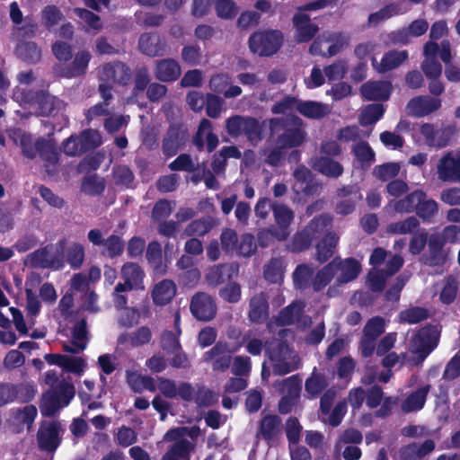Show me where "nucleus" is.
Returning a JSON list of instances; mask_svg holds the SVG:
<instances>
[{"instance_id": "37998d69", "label": "nucleus", "mask_w": 460, "mask_h": 460, "mask_svg": "<svg viewBox=\"0 0 460 460\" xmlns=\"http://www.w3.org/2000/svg\"><path fill=\"white\" fill-rule=\"evenodd\" d=\"M174 325L176 328V333H172V332H164L162 336V348L167 353H174L181 348L179 336L181 335V332L180 329V315L178 313L175 314Z\"/></svg>"}, {"instance_id": "3c124183", "label": "nucleus", "mask_w": 460, "mask_h": 460, "mask_svg": "<svg viewBox=\"0 0 460 460\" xmlns=\"http://www.w3.org/2000/svg\"><path fill=\"white\" fill-rule=\"evenodd\" d=\"M243 344L245 346L247 352L253 356L261 354L263 349L262 340L259 334L253 331H249L243 337Z\"/></svg>"}, {"instance_id": "c9c22d12", "label": "nucleus", "mask_w": 460, "mask_h": 460, "mask_svg": "<svg viewBox=\"0 0 460 460\" xmlns=\"http://www.w3.org/2000/svg\"><path fill=\"white\" fill-rule=\"evenodd\" d=\"M152 339V332L150 328L142 326L128 335H121L119 337L118 341L120 344L128 342L132 347H140L147 344Z\"/></svg>"}, {"instance_id": "de8ad7c7", "label": "nucleus", "mask_w": 460, "mask_h": 460, "mask_svg": "<svg viewBox=\"0 0 460 460\" xmlns=\"http://www.w3.org/2000/svg\"><path fill=\"white\" fill-rule=\"evenodd\" d=\"M402 11L399 7V5L392 4L385 6L379 11L371 13L368 17V22L371 25H377L380 22L402 13Z\"/></svg>"}, {"instance_id": "bb28decb", "label": "nucleus", "mask_w": 460, "mask_h": 460, "mask_svg": "<svg viewBox=\"0 0 460 460\" xmlns=\"http://www.w3.org/2000/svg\"><path fill=\"white\" fill-rule=\"evenodd\" d=\"M303 305L301 302H296L289 306L286 307L279 314V316L276 320L277 325H288L295 322H297L299 326L305 327L310 323V319L307 317L300 318V313L302 311Z\"/></svg>"}, {"instance_id": "393cba45", "label": "nucleus", "mask_w": 460, "mask_h": 460, "mask_svg": "<svg viewBox=\"0 0 460 460\" xmlns=\"http://www.w3.org/2000/svg\"><path fill=\"white\" fill-rule=\"evenodd\" d=\"M407 58L406 50H391L384 55L380 62H376L373 58L372 65L377 72L384 73L398 67Z\"/></svg>"}, {"instance_id": "f03ea898", "label": "nucleus", "mask_w": 460, "mask_h": 460, "mask_svg": "<svg viewBox=\"0 0 460 460\" xmlns=\"http://www.w3.org/2000/svg\"><path fill=\"white\" fill-rule=\"evenodd\" d=\"M200 434L198 427H179L168 430L164 436V441L174 442L164 456L163 460H190V454L195 445L187 438L195 440Z\"/></svg>"}, {"instance_id": "f3484780", "label": "nucleus", "mask_w": 460, "mask_h": 460, "mask_svg": "<svg viewBox=\"0 0 460 460\" xmlns=\"http://www.w3.org/2000/svg\"><path fill=\"white\" fill-rule=\"evenodd\" d=\"M190 311L198 320L209 321L216 314V305L208 294L198 293L191 299Z\"/></svg>"}, {"instance_id": "a19ab883", "label": "nucleus", "mask_w": 460, "mask_h": 460, "mask_svg": "<svg viewBox=\"0 0 460 460\" xmlns=\"http://www.w3.org/2000/svg\"><path fill=\"white\" fill-rule=\"evenodd\" d=\"M339 242V236L335 233H328L317 244V259L325 261L332 256L334 249Z\"/></svg>"}, {"instance_id": "ddd939ff", "label": "nucleus", "mask_w": 460, "mask_h": 460, "mask_svg": "<svg viewBox=\"0 0 460 460\" xmlns=\"http://www.w3.org/2000/svg\"><path fill=\"white\" fill-rule=\"evenodd\" d=\"M64 429L57 421H43L38 431L39 447L47 451H55L60 444Z\"/></svg>"}, {"instance_id": "aec40b11", "label": "nucleus", "mask_w": 460, "mask_h": 460, "mask_svg": "<svg viewBox=\"0 0 460 460\" xmlns=\"http://www.w3.org/2000/svg\"><path fill=\"white\" fill-rule=\"evenodd\" d=\"M293 23L296 29L294 37L299 43L311 40L318 31L317 25L312 23L309 16L302 12L295 14Z\"/></svg>"}, {"instance_id": "5fc2aeb1", "label": "nucleus", "mask_w": 460, "mask_h": 460, "mask_svg": "<svg viewBox=\"0 0 460 460\" xmlns=\"http://www.w3.org/2000/svg\"><path fill=\"white\" fill-rule=\"evenodd\" d=\"M400 164L398 163H387L376 166L374 175L381 181H388L398 175L400 172Z\"/></svg>"}, {"instance_id": "774afa93", "label": "nucleus", "mask_w": 460, "mask_h": 460, "mask_svg": "<svg viewBox=\"0 0 460 460\" xmlns=\"http://www.w3.org/2000/svg\"><path fill=\"white\" fill-rule=\"evenodd\" d=\"M327 382L325 378L320 374H313V376L306 380L305 390L312 396L317 395L325 386Z\"/></svg>"}, {"instance_id": "4d7b16f0", "label": "nucleus", "mask_w": 460, "mask_h": 460, "mask_svg": "<svg viewBox=\"0 0 460 460\" xmlns=\"http://www.w3.org/2000/svg\"><path fill=\"white\" fill-rule=\"evenodd\" d=\"M280 420L277 416L269 415L261 422L260 433L265 439L271 438L277 432Z\"/></svg>"}, {"instance_id": "c85d7f7f", "label": "nucleus", "mask_w": 460, "mask_h": 460, "mask_svg": "<svg viewBox=\"0 0 460 460\" xmlns=\"http://www.w3.org/2000/svg\"><path fill=\"white\" fill-rule=\"evenodd\" d=\"M420 133L424 137L426 144L429 146L443 147L448 142L446 130L436 128L431 124H423L420 128Z\"/></svg>"}, {"instance_id": "dca6fc26", "label": "nucleus", "mask_w": 460, "mask_h": 460, "mask_svg": "<svg viewBox=\"0 0 460 460\" xmlns=\"http://www.w3.org/2000/svg\"><path fill=\"white\" fill-rule=\"evenodd\" d=\"M37 414L38 411L35 406L25 405L23 407L12 410L8 418V422L13 431L21 432L25 429H30L31 428Z\"/></svg>"}, {"instance_id": "49530a36", "label": "nucleus", "mask_w": 460, "mask_h": 460, "mask_svg": "<svg viewBox=\"0 0 460 460\" xmlns=\"http://www.w3.org/2000/svg\"><path fill=\"white\" fill-rule=\"evenodd\" d=\"M385 109L381 104H370L366 106L359 116V122L362 126L376 123L384 114Z\"/></svg>"}, {"instance_id": "603ef678", "label": "nucleus", "mask_w": 460, "mask_h": 460, "mask_svg": "<svg viewBox=\"0 0 460 460\" xmlns=\"http://www.w3.org/2000/svg\"><path fill=\"white\" fill-rule=\"evenodd\" d=\"M214 226V220L210 217L195 220L186 228V235H203L207 234Z\"/></svg>"}, {"instance_id": "79ce46f5", "label": "nucleus", "mask_w": 460, "mask_h": 460, "mask_svg": "<svg viewBox=\"0 0 460 460\" xmlns=\"http://www.w3.org/2000/svg\"><path fill=\"white\" fill-rule=\"evenodd\" d=\"M268 316V304L263 294L253 296L250 302L249 317L252 322H261Z\"/></svg>"}, {"instance_id": "9d476101", "label": "nucleus", "mask_w": 460, "mask_h": 460, "mask_svg": "<svg viewBox=\"0 0 460 460\" xmlns=\"http://www.w3.org/2000/svg\"><path fill=\"white\" fill-rule=\"evenodd\" d=\"M349 42V36L343 33L325 32L314 40L309 51L313 55L332 57L347 47Z\"/></svg>"}, {"instance_id": "a18cd8bd", "label": "nucleus", "mask_w": 460, "mask_h": 460, "mask_svg": "<svg viewBox=\"0 0 460 460\" xmlns=\"http://www.w3.org/2000/svg\"><path fill=\"white\" fill-rule=\"evenodd\" d=\"M435 447L432 440H426L421 446L410 445L402 449V455L405 460H415L430 453Z\"/></svg>"}, {"instance_id": "052dcab7", "label": "nucleus", "mask_w": 460, "mask_h": 460, "mask_svg": "<svg viewBox=\"0 0 460 460\" xmlns=\"http://www.w3.org/2000/svg\"><path fill=\"white\" fill-rule=\"evenodd\" d=\"M428 316L426 309L412 307L400 313V321L407 323H417Z\"/></svg>"}, {"instance_id": "4c0bfd02", "label": "nucleus", "mask_w": 460, "mask_h": 460, "mask_svg": "<svg viewBox=\"0 0 460 460\" xmlns=\"http://www.w3.org/2000/svg\"><path fill=\"white\" fill-rule=\"evenodd\" d=\"M138 46L143 53L151 57L158 56L164 50L159 36L155 34L145 33L141 35Z\"/></svg>"}, {"instance_id": "cd10ccee", "label": "nucleus", "mask_w": 460, "mask_h": 460, "mask_svg": "<svg viewBox=\"0 0 460 460\" xmlns=\"http://www.w3.org/2000/svg\"><path fill=\"white\" fill-rule=\"evenodd\" d=\"M211 127L209 120L202 119L195 137V142L199 148L206 146L208 152H212L218 144L217 137L212 133Z\"/></svg>"}, {"instance_id": "2eb2a0df", "label": "nucleus", "mask_w": 460, "mask_h": 460, "mask_svg": "<svg viewBox=\"0 0 460 460\" xmlns=\"http://www.w3.org/2000/svg\"><path fill=\"white\" fill-rule=\"evenodd\" d=\"M439 180L447 182H460V153H448L438 164Z\"/></svg>"}, {"instance_id": "338daca9", "label": "nucleus", "mask_w": 460, "mask_h": 460, "mask_svg": "<svg viewBox=\"0 0 460 460\" xmlns=\"http://www.w3.org/2000/svg\"><path fill=\"white\" fill-rule=\"evenodd\" d=\"M385 329V322L381 317H374L370 319L364 328V333L368 337L376 339Z\"/></svg>"}, {"instance_id": "864d4df0", "label": "nucleus", "mask_w": 460, "mask_h": 460, "mask_svg": "<svg viewBox=\"0 0 460 460\" xmlns=\"http://www.w3.org/2000/svg\"><path fill=\"white\" fill-rule=\"evenodd\" d=\"M419 226V221L414 217H410L403 221L390 224L388 232L396 234H406L411 233Z\"/></svg>"}, {"instance_id": "7c9ffc66", "label": "nucleus", "mask_w": 460, "mask_h": 460, "mask_svg": "<svg viewBox=\"0 0 460 460\" xmlns=\"http://www.w3.org/2000/svg\"><path fill=\"white\" fill-rule=\"evenodd\" d=\"M58 253V251L53 248H45L36 252L33 254V260L40 267L58 270L63 265V261Z\"/></svg>"}, {"instance_id": "473e14b6", "label": "nucleus", "mask_w": 460, "mask_h": 460, "mask_svg": "<svg viewBox=\"0 0 460 460\" xmlns=\"http://www.w3.org/2000/svg\"><path fill=\"white\" fill-rule=\"evenodd\" d=\"M354 164L362 169L370 167L375 162V152L367 142H358L353 146Z\"/></svg>"}, {"instance_id": "39448f33", "label": "nucleus", "mask_w": 460, "mask_h": 460, "mask_svg": "<svg viewBox=\"0 0 460 460\" xmlns=\"http://www.w3.org/2000/svg\"><path fill=\"white\" fill-rule=\"evenodd\" d=\"M439 338L438 329L428 326L420 329L412 338L409 346V355L405 359L411 365H419L437 347Z\"/></svg>"}, {"instance_id": "c756f323", "label": "nucleus", "mask_w": 460, "mask_h": 460, "mask_svg": "<svg viewBox=\"0 0 460 460\" xmlns=\"http://www.w3.org/2000/svg\"><path fill=\"white\" fill-rule=\"evenodd\" d=\"M86 343V325L84 321H81L74 326L71 343L64 344V349L67 352L79 353L85 349Z\"/></svg>"}, {"instance_id": "6ab92c4d", "label": "nucleus", "mask_w": 460, "mask_h": 460, "mask_svg": "<svg viewBox=\"0 0 460 460\" xmlns=\"http://www.w3.org/2000/svg\"><path fill=\"white\" fill-rule=\"evenodd\" d=\"M440 107V99L427 95L415 97L407 104L409 113L416 117L427 116L438 111Z\"/></svg>"}, {"instance_id": "f704fd0d", "label": "nucleus", "mask_w": 460, "mask_h": 460, "mask_svg": "<svg viewBox=\"0 0 460 460\" xmlns=\"http://www.w3.org/2000/svg\"><path fill=\"white\" fill-rule=\"evenodd\" d=\"M127 382L128 385L137 393L144 390L155 392V381L148 376H143L137 372L127 371Z\"/></svg>"}, {"instance_id": "f8f14e48", "label": "nucleus", "mask_w": 460, "mask_h": 460, "mask_svg": "<svg viewBox=\"0 0 460 460\" xmlns=\"http://www.w3.org/2000/svg\"><path fill=\"white\" fill-rule=\"evenodd\" d=\"M100 80V92L102 97L106 102L111 98L110 86L106 83L117 82L119 84H126L129 79V72L126 66L122 63L106 64L100 68L99 71Z\"/></svg>"}, {"instance_id": "58836bf2", "label": "nucleus", "mask_w": 460, "mask_h": 460, "mask_svg": "<svg viewBox=\"0 0 460 460\" xmlns=\"http://www.w3.org/2000/svg\"><path fill=\"white\" fill-rule=\"evenodd\" d=\"M294 178L296 182L293 188L296 193H313L314 185L311 180V172L307 168L304 166L297 167L294 172Z\"/></svg>"}, {"instance_id": "6e6d98bb", "label": "nucleus", "mask_w": 460, "mask_h": 460, "mask_svg": "<svg viewBox=\"0 0 460 460\" xmlns=\"http://www.w3.org/2000/svg\"><path fill=\"white\" fill-rule=\"evenodd\" d=\"M438 203L433 199H426V196L417 205V214L423 220L429 221L437 213Z\"/></svg>"}, {"instance_id": "4be33fe9", "label": "nucleus", "mask_w": 460, "mask_h": 460, "mask_svg": "<svg viewBox=\"0 0 460 460\" xmlns=\"http://www.w3.org/2000/svg\"><path fill=\"white\" fill-rule=\"evenodd\" d=\"M121 277L124 279L126 288L131 289H144L143 279L145 274L141 268L133 262L125 263L121 269Z\"/></svg>"}, {"instance_id": "4468645a", "label": "nucleus", "mask_w": 460, "mask_h": 460, "mask_svg": "<svg viewBox=\"0 0 460 460\" xmlns=\"http://www.w3.org/2000/svg\"><path fill=\"white\" fill-rule=\"evenodd\" d=\"M226 128L230 135L245 134L251 141L260 139L261 128L257 120L252 118L235 116L226 120Z\"/></svg>"}, {"instance_id": "6e6552de", "label": "nucleus", "mask_w": 460, "mask_h": 460, "mask_svg": "<svg viewBox=\"0 0 460 460\" xmlns=\"http://www.w3.org/2000/svg\"><path fill=\"white\" fill-rule=\"evenodd\" d=\"M284 41V35L278 30H266L254 32L249 39L252 52L261 57L277 53Z\"/></svg>"}, {"instance_id": "09e8293b", "label": "nucleus", "mask_w": 460, "mask_h": 460, "mask_svg": "<svg viewBox=\"0 0 460 460\" xmlns=\"http://www.w3.org/2000/svg\"><path fill=\"white\" fill-rule=\"evenodd\" d=\"M18 57L28 62H37L40 58V50L33 42H22L16 48Z\"/></svg>"}, {"instance_id": "9b49d317", "label": "nucleus", "mask_w": 460, "mask_h": 460, "mask_svg": "<svg viewBox=\"0 0 460 460\" xmlns=\"http://www.w3.org/2000/svg\"><path fill=\"white\" fill-rule=\"evenodd\" d=\"M266 352L274 370L279 374H287L298 367L297 355L285 344L278 343L277 349L272 348L271 344H269L266 346Z\"/></svg>"}, {"instance_id": "2f4dec72", "label": "nucleus", "mask_w": 460, "mask_h": 460, "mask_svg": "<svg viewBox=\"0 0 460 460\" xmlns=\"http://www.w3.org/2000/svg\"><path fill=\"white\" fill-rule=\"evenodd\" d=\"M176 294V287L171 280L165 279L156 284L152 292L154 303L164 305L170 302Z\"/></svg>"}, {"instance_id": "680f3d73", "label": "nucleus", "mask_w": 460, "mask_h": 460, "mask_svg": "<svg viewBox=\"0 0 460 460\" xmlns=\"http://www.w3.org/2000/svg\"><path fill=\"white\" fill-rule=\"evenodd\" d=\"M301 389V380L296 376H291L285 379L280 384V390L284 396H288L292 399H297Z\"/></svg>"}, {"instance_id": "e433bc0d", "label": "nucleus", "mask_w": 460, "mask_h": 460, "mask_svg": "<svg viewBox=\"0 0 460 460\" xmlns=\"http://www.w3.org/2000/svg\"><path fill=\"white\" fill-rule=\"evenodd\" d=\"M90 60V52L86 50L77 52L70 66L64 71L63 75L66 77H74L84 75Z\"/></svg>"}, {"instance_id": "72a5a7b5", "label": "nucleus", "mask_w": 460, "mask_h": 460, "mask_svg": "<svg viewBox=\"0 0 460 460\" xmlns=\"http://www.w3.org/2000/svg\"><path fill=\"white\" fill-rule=\"evenodd\" d=\"M424 197L425 193L418 190L411 193L400 200H391L389 201L388 205L396 212L409 213L417 208L418 203H420Z\"/></svg>"}, {"instance_id": "20e7f679", "label": "nucleus", "mask_w": 460, "mask_h": 460, "mask_svg": "<svg viewBox=\"0 0 460 460\" xmlns=\"http://www.w3.org/2000/svg\"><path fill=\"white\" fill-rule=\"evenodd\" d=\"M44 382L52 390L44 394L40 409L43 414L51 415L69 403L75 395V389L72 385L67 383H62L57 389H54V385L58 382V374L53 370L46 372Z\"/></svg>"}, {"instance_id": "0e129e2a", "label": "nucleus", "mask_w": 460, "mask_h": 460, "mask_svg": "<svg viewBox=\"0 0 460 460\" xmlns=\"http://www.w3.org/2000/svg\"><path fill=\"white\" fill-rule=\"evenodd\" d=\"M264 275L270 282L277 283L280 281L283 276L282 261L278 259L271 260L265 268Z\"/></svg>"}, {"instance_id": "a878e982", "label": "nucleus", "mask_w": 460, "mask_h": 460, "mask_svg": "<svg viewBox=\"0 0 460 460\" xmlns=\"http://www.w3.org/2000/svg\"><path fill=\"white\" fill-rule=\"evenodd\" d=\"M392 93V85L385 81L367 82L361 86V94L367 100H387Z\"/></svg>"}, {"instance_id": "0eeeda50", "label": "nucleus", "mask_w": 460, "mask_h": 460, "mask_svg": "<svg viewBox=\"0 0 460 460\" xmlns=\"http://www.w3.org/2000/svg\"><path fill=\"white\" fill-rule=\"evenodd\" d=\"M13 99L22 106L33 109L40 115H50L60 102L46 93L32 94L23 87H17L13 93Z\"/></svg>"}, {"instance_id": "e2e57ef3", "label": "nucleus", "mask_w": 460, "mask_h": 460, "mask_svg": "<svg viewBox=\"0 0 460 460\" xmlns=\"http://www.w3.org/2000/svg\"><path fill=\"white\" fill-rule=\"evenodd\" d=\"M104 249L102 254L111 258L121 254L123 252L124 244L119 236L111 235L107 238L103 243Z\"/></svg>"}, {"instance_id": "f257e3e1", "label": "nucleus", "mask_w": 460, "mask_h": 460, "mask_svg": "<svg viewBox=\"0 0 460 460\" xmlns=\"http://www.w3.org/2000/svg\"><path fill=\"white\" fill-rule=\"evenodd\" d=\"M360 270V263L355 259L334 260L318 271L312 285L315 290H320L332 283L329 288V292L332 293L336 288L357 279Z\"/></svg>"}, {"instance_id": "423d86ee", "label": "nucleus", "mask_w": 460, "mask_h": 460, "mask_svg": "<svg viewBox=\"0 0 460 460\" xmlns=\"http://www.w3.org/2000/svg\"><path fill=\"white\" fill-rule=\"evenodd\" d=\"M305 139V131L301 128V120L292 118L288 124L285 125V132L279 137L277 147L267 155L266 162L276 165L283 157V150L297 146Z\"/></svg>"}, {"instance_id": "69168bd1", "label": "nucleus", "mask_w": 460, "mask_h": 460, "mask_svg": "<svg viewBox=\"0 0 460 460\" xmlns=\"http://www.w3.org/2000/svg\"><path fill=\"white\" fill-rule=\"evenodd\" d=\"M252 369L251 358L247 356H237L232 364V372L238 376H247Z\"/></svg>"}, {"instance_id": "7ed1b4c3", "label": "nucleus", "mask_w": 460, "mask_h": 460, "mask_svg": "<svg viewBox=\"0 0 460 460\" xmlns=\"http://www.w3.org/2000/svg\"><path fill=\"white\" fill-rule=\"evenodd\" d=\"M8 135L15 144L21 146L23 155L28 158H34L39 154L50 164L58 162V153L52 138H40L32 142L31 136L21 129H10Z\"/></svg>"}, {"instance_id": "13d9d810", "label": "nucleus", "mask_w": 460, "mask_h": 460, "mask_svg": "<svg viewBox=\"0 0 460 460\" xmlns=\"http://www.w3.org/2000/svg\"><path fill=\"white\" fill-rule=\"evenodd\" d=\"M348 72V65L343 60H339L330 66H325L324 75L329 81L342 79Z\"/></svg>"}, {"instance_id": "8fccbe9b", "label": "nucleus", "mask_w": 460, "mask_h": 460, "mask_svg": "<svg viewBox=\"0 0 460 460\" xmlns=\"http://www.w3.org/2000/svg\"><path fill=\"white\" fill-rule=\"evenodd\" d=\"M458 291V283L453 277H448L441 289L439 300L445 305H449L454 302Z\"/></svg>"}, {"instance_id": "1a4fd4ad", "label": "nucleus", "mask_w": 460, "mask_h": 460, "mask_svg": "<svg viewBox=\"0 0 460 460\" xmlns=\"http://www.w3.org/2000/svg\"><path fill=\"white\" fill-rule=\"evenodd\" d=\"M294 109L302 115L311 119H320L331 112V107L318 102H297L292 98H286L272 107L274 113H289Z\"/></svg>"}, {"instance_id": "a211bd4d", "label": "nucleus", "mask_w": 460, "mask_h": 460, "mask_svg": "<svg viewBox=\"0 0 460 460\" xmlns=\"http://www.w3.org/2000/svg\"><path fill=\"white\" fill-rule=\"evenodd\" d=\"M242 344L229 347L218 342L212 349L205 353V360L212 361L215 369H226L230 364V353L239 350Z\"/></svg>"}, {"instance_id": "c03bdc74", "label": "nucleus", "mask_w": 460, "mask_h": 460, "mask_svg": "<svg viewBox=\"0 0 460 460\" xmlns=\"http://www.w3.org/2000/svg\"><path fill=\"white\" fill-rule=\"evenodd\" d=\"M314 167L321 173L330 177H338L343 172L342 166L338 162L327 157L317 159L314 164Z\"/></svg>"}, {"instance_id": "b1692460", "label": "nucleus", "mask_w": 460, "mask_h": 460, "mask_svg": "<svg viewBox=\"0 0 460 460\" xmlns=\"http://www.w3.org/2000/svg\"><path fill=\"white\" fill-rule=\"evenodd\" d=\"M181 74L179 63L172 58H164L156 62L155 75L162 82L177 80Z\"/></svg>"}, {"instance_id": "412c9836", "label": "nucleus", "mask_w": 460, "mask_h": 460, "mask_svg": "<svg viewBox=\"0 0 460 460\" xmlns=\"http://www.w3.org/2000/svg\"><path fill=\"white\" fill-rule=\"evenodd\" d=\"M429 28L426 20L418 19L413 21L407 28L399 30L392 34L394 43L406 44L412 37H420L423 35Z\"/></svg>"}, {"instance_id": "bf43d9fd", "label": "nucleus", "mask_w": 460, "mask_h": 460, "mask_svg": "<svg viewBox=\"0 0 460 460\" xmlns=\"http://www.w3.org/2000/svg\"><path fill=\"white\" fill-rule=\"evenodd\" d=\"M332 221L331 217L323 215L314 218L305 227V234L314 239L319 233L323 231Z\"/></svg>"}, {"instance_id": "ea45409f", "label": "nucleus", "mask_w": 460, "mask_h": 460, "mask_svg": "<svg viewBox=\"0 0 460 460\" xmlns=\"http://www.w3.org/2000/svg\"><path fill=\"white\" fill-rule=\"evenodd\" d=\"M429 386L426 385L410 394L402 404L404 412L419 411L423 408Z\"/></svg>"}, {"instance_id": "5701e85b", "label": "nucleus", "mask_w": 460, "mask_h": 460, "mask_svg": "<svg viewBox=\"0 0 460 460\" xmlns=\"http://www.w3.org/2000/svg\"><path fill=\"white\" fill-rule=\"evenodd\" d=\"M276 223L279 230L276 231L275 236L279 240H285L289 235L288 226L292 222L294 215L287 206L276 204L272 208Z\"/></svg>"}]
</instances>
